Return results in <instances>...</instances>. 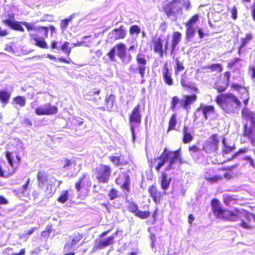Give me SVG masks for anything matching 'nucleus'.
I'll return each instance as SVG.
<instances>
[{"label": "nucleus", "instance_id": "obj_32", "mask_svg": "<svg viewBox=\"0 0 255 255\" xmlns=\"http://www.w3.org/2000/svg\"><path fill=\"white\" fill-rule=\"evenodd\" d=\"M186 27V39L190 41V39L194 36L195 33V29L192 26H185Z\"/></svg>", "mask_w": 255, "mask_h": 255}, {"label": "nucleus", "instance_id": "obj_56", "mask_svg": "<svg viewBox=\"0 0 255 255\" xmlns=\"http://www.w3.org/2000/svg\"><path fill=\"white\" fill-rule=\"evenodd\" d=\"M231 13H232V17L233 19H236L237 18V15H238V12H237V9L235 6H233L232 10H231Z\"/></svg>", "mask_w": 255, "mask_h": 255}, {"label": "nucleus", "instance_id": "obj_62", "mask_svg": "<svg viewBox=\"0 0 255 255\" xmlns=\"http://www.w3.org/2000/svg\"><path fill=\"white\" fill-rule=\"evenodd\" d=\"M189 150L191 152L195 153L200 150V149L196 145H193L189 147Z\"/></svg>", "mask_w": 255, "mask_h": 255}, {"label": "nucleus", "instance_id": "obj_59", "mask_svg": "<svg viewBox=\"0 0 255 255\" xmlns=\"http://www.w3.org/2000/svg\"><path fill=\"white\" fill-rule=\"evenodd\" d=\"M72 164V162L68 159H66L64 161V164L63 165V168L65 170H67L70 166Z\"/></svg>", "mask_w": 255, "mask_h": 255}, {"label": "nucleus", "instance_id": "obj_43", "mask_svg": "<svg viewBox=\"0 0 255 255\" xmlns=\"http://www.w3.org/2000/svg\"><path fill=\"white\" fill-rule=\"evenodd\" d=\"M82 239V236L79 233L74 234L72 237L71 241V247H73L74 246L79 242Z\"/></svg>", "mask_w": 255, "mask_h": 255}, {"label": "nucleus", "instance_id": "obj_57", "mask_svg": "<svg viewBox=\"0 0 255 255\" xmlns=\"http://www.w3.org/2000/svg\"><path fill=\"white\" fill-rule=\"evenodd\" d=\"M228 85L226 84L225 86H217L216 89L217 90L219 93H222L224 92L228 87Z\"/></svg>", "mask_w": 255, "mask_h": 255}, {"label": "nucleus", "instance_id": "obj_58", "mask_svg": "<svg viewBox=\"0 0 255 255\" xmlns=\"http://www.w3.org/2000/svg\"><path fill=\"white\" fill-rule=\"evenodd\" d=\"M29 181H30L29 179L28 178L26 181V183L22 186V190L21 191V193L23 195H24L26 194V191L27 190V187H28V184L29 183Z\"/></svg>", "mask_w": 255, "mask_h": 255}, {"label": "nucleus", "instance_id": "obj_63", "mask_svg": "<svg viewBox=\"0 0 255 255\" xmlns=\"http://www.w3.org/2000/svg\"><path fill=\"white\" fill-rule=\"evenodd\" d=\"M240 60V59L239 58H235L233 61H231L229 63V66L230 67H233V66H234L235 65V64L237 62H238Z\"/></svg>", "mask_w": 255, "mask_h": 255}, {"label": "nucleus", "instance_id": "obj_51", "mask_svg": "<svg viewBox=\"0 0 255 255\" xmlns=\"http://www.w3.org/2000/svg\"><path fill=\"white\" fill-rule=\"evenodd\" d=\"M38 31L41 32V34H42V35L43 36H44L45 37H47L48 36V30H49V28L48 27L39 26H38Z\"/></svg>", "mask_w": 255, "mask_h": 255}, {"label": "nucleus", "instance_id": "obj_38", "mask_svg": "<svg viewBox=\"0 0 255 255\" xmlns=\"http://www.w3.org/2000/svg\"><path fill=\"white\" fill-rule=\"evenodd\" d=\"M231 87L234 89L239 91H240V89L242 90V93H246L247 96H248L249 93L246 87H243L239 84L235 83H231Z\"/></svg>", "mask_w": 255, "mask_h": 255}, {"label": "nucleus", "instance_id": "obj_22", "mask_svg": "<svg viewBox=\"0 0 255 255\" xmlns=\"http://www.w3.org/2000/svg\"><path fill=\"white\" fill-rule=\"evenodd\" d=\"M154 45V50L156 53L159 54L160 56L163 54V44L160 37H158L153 40Z\"/></svg>", "mask_w": 255, "mask_h": 255}, {"label": "nucleus", "instance_id": "obj_42", "mask_svg": "<svg viewBox=\"0 0 255 255\" xmlns=\"http://www.w3.org/2000/svg\"><path fill=\"white\" fill-rule=\"evenodd\" d=\"M248 148H240L238 151L233 154L231 157L229 158L228 160H233V159L236 158L237 157H238L239 155L246 153L248 151Z\"/></svg>", "mask_w": 255, "mask_h": 255}, {"label": "nucleus", "instance_id": "obj_26", "mask_svg": "<svg viewBox=\"0 0 255 255\" xmlns=\"http://www.w3.org/2000/svg\"><path fill=\"white\" fill-rule=\"evenodd\" d=\"M115 96L111 94L107 96L105 99V103L108 110L111 111L116 103Z\"/></svg>", "mask_w": 255, "mask_h": 255}, {"label": "nucleus", "instance_id": "obj_35", "mask_svg": "<svg viewBox=\"0 0 255 255\" xmlns=\"http://www.w3.org/2000/svg\"><path fill=\"white\" fill-rule=\"evenodd\" d=\"M100 92V90L98 89H93L84 96V98L86 100H91L92 99L91 98L92 96H93L94 95H99Z\"/></svg>", "mask_w": 255, "mask_h": 255}, {"label": "nucleus", "instance_id": "obj_53", "mask_svg": "<svg viewBox=\"0 0 255 255\" xmlns=\"http://www.w3.org/2000/svg\"><path fill=\"white\" fill-rule=\"evenodd\" d=\"M223 200L226 206H229L231 202L234 199L231 196H229L228 195H224L223 196Z\"/></svg>", "mask_w": 255, "mask_h": 255}, {"label": "nucleus", "instance_id": "obj_17", "mask_svg": "<svg viewBox=\"0 0 255 255\" xmlns=\"http://www.w3.org/2000/svg\"><path fill=\"white\" fill-rule=\"evenodd\" d=\"M2 22L14 30H18L21 32H23L24 31V29L21 25V21L19 22L15 20H12L10 18H8L2 20Z\"/></svg>", "mask_w": 255, "mask_h": 255}, {"label": "nucleus", "instance_id": "obj_47", "mask_svg": "<svg viewBox=\"0 0 255 255\" xmlns=\"http://www.w3.org/2000/svg\"><path fill=\"white\" fill-rule=\"evenodd\" d=\"M14 102L20 106L23 107L25 104V100L22 96H17L14 99Z\"/></svg>", "mask_w": 255, "mask_h": 255}, {"label": "nucleus", "instance_id": "obj_15", "mask_svg": "<svg viewBox=\"0 0 255 255\" xmlns=\"http://www.w3.org/2000/svg\"><path fill=\"white\" fill-rule=\"evenodd\" d=\"M126 35V32L123 26L119 28L114 29L109 34V38L113 40L124 39Z\"/></svg>", "mask_w": 255, "mask_h": 255}, {"label": "nucleus", "instance_id": "obj_36", "mask_svg": "<svg viewBox=\"0 0 255 255\" xmlns=\"http://www.w3.org/2000/svg\"><path fill=\"white\" fill-rule=\"evenodd\" d=\"M35 44L42 48L48 49V46L43 37L38 38L35 41Z\"/></svg>", "mask_w": 255, "mask_h": 255}, {"label": "nucleus", "instance_id": "obj_6", "mask_svg": "<svg viewBox=\"0 0 255 255\" xmlns=\"http://www.w3.org/2000/svg\"><path fill=\"white\" fill-rule=\"evenodd\" d=\"M197 99V96L195 94L184 95L181 99H179L177 96H174L172 98L170 109L174 111L176 109L177 105L180 104V107L183 108L187 113H189L191 109L190 105L194 103Z\"/></svg>", "mask_w": 255, "mask_h": 255}, {"label": "nucleus", "instance_id": "obj_11", "mask_svg": "<svg viewBox=\"0 0 255 255\" xmlns=\"http://www.w3.org/2000/svg\"><path fill=\"white\" fill-rule=\"evenodd\" d=\"M127 48L125 44L120 43L115 45L108 53L107 55L112 61H115L116 54L122 60L124 61L126 54Z\"/></svg>", "mask_w": 255, "mask_h": 255}, {"label": "nucleus", "instance_id": "obj_28", "mask_svg": "<svg viewBox=\"0 0 255 255\" xmlns=\"http://www.w3.org/2000/svg\"><path fill=\"white\" fill-rule=\"evenodd\" d=\"M10 97V94L4 90L0 91V100L4 105L7 104Z\"/></svg>", "mask_w": 255, "mask_h": 255}, {"label": "nucleus", "instance_id": "obj_61", "mask_svg": "<svg viewBox=\"0 0 255 255\" xmlns=\"http://www.w3.org/2000/svg\"><path fill=\"white\" fill-rule=\"evenodd\" d=\"M249 70L251 73L252 78L255 79V66H250Z\"/></svg>", "mask_w": 255, "mask_h": 255}, {"label": "nucleus", "instance_id": "obj_4", "mask_svg": "<svg viewBox=\"0 0 255 255\" xmlns=\"http://www.w3.org/2000/svg\"><path fill=\"white\" fill-rule=\"evenodd\" d=\"M242 116L247 120L244 126V136L248 138L253 146H255V113L245 108L242 110Z\"/></svg>", "mask_w": 255, "mask_h": 255}, {"label": "nucleus", "instance_id": "obj_60", "mask_svg": "<svg viewBox=\"0 0 255 255\" xmlns=\"http://www.w3.org/2000/svg\"><path fill=\"white\" fill-rule=\"evenodd\" d=\"M91 37L90 35H88V36H85L84 37H82V40L80 42H78L77 43H74L73 44L74 45V46H81L82 43H84V40H85L86 39L89 38Z\"/></svg>", "mask_w": 255, "mask_h": 255}, {"label": "nucleus", "instance_id": "obj_3", "mask_svg": "<svg viewBox=\"0 0 255 255\" xmlns=\"http://www.w3.org/2000/svg\"><path fill=\"white\" fill-rule=\"evenodd\" d=\"M180 151V149L173 151L165 148L159 158L156 159L157 161V165L155 167L156 170L159 171L166 162H169L167 167L165 169L166 171L174 168V165L176 163L181 164L183 162Z\"/></svg>", "mask_w": 255, "mask_h": 255}, {"label": "nucleus", "instance_id": "obj_45", "mask_svg": "<svg viewBox=\"0 0 255 255\" xmlns=\"http://www.w3.org/2000/svg\"><path fill=\"white\" fill-rule=\"evenodd\" d=\"M198 18L197 14L194 15L185 23V26L193 27V25L197 22Z\"/></svg>", "mask_w": 255, "mask_h": 255}, {"label": "nucleus", "instance_id": "obj_52", "mask_svg": "<svg viewBox=\"0 0 255 255\" xmlns=\"http://www.w3.org/2000/svg\"><path fill=\"white\" fill-rule=\"evenodd\" d=\"M72 16H71L68 19H65L61 21V27L62 29L63 30H64L66 29L68 25L69 22L71 20Z\"/></svg>", "mask_w": 255, "mask_h": 255}, {"label": "nucleus", "instance_id": "obj_14", "mask_svg": "<svg viewBox=\"0 0 255 255\" xmlns=\"http://www.w3.org/2000/svg\"><path fill=\"white\" fill-rule=\"evenodd\" d=\"M57 111V107L51 105L49 104H46L40 105L35 110V113L38 116L50 115L55 114Z\"/></svg>", "mask_w": 255, "mask_h": 255}, {"label": "nucleus", "instance_id": "obj_8", "mask_svg": "<svg viewBox=\"0 0 255 255\" xmlns=\"http://www.w3.org/2000/svg\"><path fill=\"white\" fill-rule=\"evenodd\" d=\"M137 65L132 64L129 68V71L131 73L139 74L143 79L144 78L145 70L146 69L147 60L145 55L142 53H139L136 57Z\"/></svg>", "mask_w": 255, "mask_h": 255}, {"label": "nucleus", "instance_id": "obj_64", "mask_svg": "<svg viewBox=\"0 0 255 255\" xmlns=\"http://www.w3.org/2000/svg\"><path fill=\"white\" fill-rule=\"evenodd\" d=\"M252 8V15L254 20H255V2L254 3L253 6L251 7Z\"/></svg>", "mask_w": 255, "mask_h": 255}, {"label": "nucleus", "instance_id": "obj_27", "mask_svg": "<svg viewBox=\"0 0 255 255\" xmlns=\"http://www.w3.org/2000/svg\"><path fill=\"white\" fill-rule=\"evenodd\" d=\"M171 178H168L166 173H162L161 180V187L164 190H167L170 185Z\"/></svg>", "mask_w": 255, "mask_h": 255}, {"label": "nucleus", "instance_id": "obj_18", "mask_svg": "<svg viewBox=\"0 0 255 255\" xmlns=\"http://www.w3.org/2000/svg\"><path fill=\"white\" fill-rule=\"evenodd\" d=\"M171 75V71L168 68L167 63H165L162 69V75L165 83L169 86L172 85L173 83Z\"/></svg>", "mask_w": 255, "mask_h": 255}, {"label": "nucleus", "instance_id": "obj_44", "mask_svg": "<svg viewBox=\"0 0 255 255\" xmlns=\"http://www.w3.org/2000/svg\"><path fill=\"white\" fill-rule=\"evenodd\" d=\"M69 43L68 42L65 41L63 43V44L61 46V49L67 55H69L71 52V48L69 47Z\"/></svg>", "mask_w": 255, "mask_h": 255}, {"label": "nucleus", "instance_id": "obj_39", "mask_svg": "<svg viewBox=\"0 0 255 255\" xmlns=\"http://www.w3.org/2000/svg\"><path fill=\"white\" fill-rule=\"evenodd\" d=\"M205 179L211 183H216L222 179V176L221 175H215L213 176H206Z\"/></svg>", "mask_w": 255, "mask_h": 255}, {"label": "nucleus", "instance_id": "obj_55", "mask_svg": "<svg viewBox=\"0 0 255 255\" xmlns=\"http://www.w3.org/2000/svg\"><path fill=\"white\" fill-rule=\"evenodd\" d=\"M84 178H85V176H83L75 184V187L78 191H79L81 189V187L82 186V181L84 179Z\"/></svg>", "mask_w": 255, "mask_h": 255}, {"label": "nucleus", "instance_id": "obj_20", "mask_svg": "<svg viewBox=\"0 0 255 255\" xmlns=\"http://www.w3.org/2000/svg\"><path fill=\"white\" fill-rule=\"evenodd\" d=\"M200 111H202L205 119L207 120L209 115L214 113L215 108L212 105H205L203 104H201L200 107L197 110L198 112Z\"/></svg>", "mask_w": 255, "mask_h": 255}, {"label": "nucleus", "instance_id": "obj_10", "mask_svg": "<svg viewBox=\"0 0 255 255\" xmlns=\"http://www.w3.org/2000/svg\"><path fill=\"white\" fill-rule=\"evenodd\" d=\"M220 138L217 134H213L204 143L203 150L207 153L216 152L218 149Z\"/></svg>", "mask_w": 255, "mask_h": 255}, {"label": "nucleus", "instance_id": "obj_33", "mask_svg": "<svg viewBox=\"0 0 255 255\" xmlns=\"http://www.w3.org/2000/svg\"><path fill=\"white\" fill-rule=\"evenodd\" d=\"M176 66L175 67V74L177 75L179 72L183 71L184 69V66L183 63L180 62L178 58L175 59Z\"/></svg>", "mask_w": 255, "mask_h": 255}, {"label": "nucleus", "instance_id": "obj_19", "mask_svg": "<svg viewBox=\"0 0 255 255\" xmlns=\"http://www.w3.org/2000/svg\"><path fill=\"white\" fill-rule=\"evenodd\" d=\"M186 72L182 75V78L181 80V84L183 87L185 88H188L194 92H198V89L194 86V83L192 81L189 80V78L185 75Z\"/></svg>", "mask_w": 255, "mask_h": 255}, {"label": "nucleus", "instance_id": "obj_30", "mask_svg": "<svg viewBox=\"0 0 255 255\" xmlns=\"http://www.w3.org/2000/svg\"><path fill=\"white\" fill-rule=\"evenodd\" d=\"M6 158L9 163V165L13 169H16L18 166V163L16 162H13L14 159L12 153L10 152H7L6 153Z\"/></svg>", "mask_w": 255, "mask_h": 255}, {"label": "nucleus", "instance_id": "obj_23", "mask_svg": "<svg viewBox=\"0 0 255 255\" xmlns=\"http://www.w3.org/2000/svg\"><path fill=\"white\" fill-rule=\"evenodd\" d=\"M148 192L155 203H157L160 200L161 197V193L157 191L156 187L154 185H152L149 187Z\"/></svg>", "mask_w": 255, "mask_h": 255}, {"label": "nucleus", "instance_id": "obj_40", "mask_svg": "<svg viewBox=\"0 0 255 255\" xmlns=\"http://www.w3.org/2000/svg\"><path fill=\"white\" fill-rule=\"evenodd\" d=\"M150 213L149 211H142L138 210L135 215L140 219H145L149 217Z\"/></svg>", "mask_w": 255, "mask_h": 255}, {"label": "nucleus", "instance_id": "obj_54", "mask_svg": "<svg viewBox=\"0 0 255 255\" xmlns=\"http://www.w3.org/2000/svg\"><path fill=\"white\" fill-rule=\"evenodd\" d=\"M244 160L248 161L250 165L254 168H255V163L254 160L250 156H246L244 157Z\"/></svg>", "mask_w": 255, "mask_h": 255}, {"label": "nucleus", "instance_id": "obj_2", "mask_svg": "<svg viewBox=\"0 0 255 255\" xmlns=\"http://www.w3.org/2000/svg\"><path fill=\"white\" fill-rule=\"evenodd\" d=\"M216 102L224 112L230 115L238 113L242 106L239 98L231 93L218 95L216 98Z\"/></svg>", "mask_w": 255, "mask_h": 255}, {"label": "nucleus", "instance_id": "obj_5", "mask_svg": "<svg viewBox=\"0 0 255 255\" xmlns=\"http://www.w3.org/2000/svg\"><path fill=\"white\" fill-rule=\"evenodd\" d=\"M163 10L167 17L173 21L181 18L183 11L181 2L178 0L169 2L164 6Z\"/></svg>", "mask_w": 255, "mask_h": 255}, {"label": "nucleus", "instance_id": "obj_24", "mask_svg": "<svg viewBox=\"0 0 255 255\" xmlns=\"http://www.w3.org/2000/svg\"><path fill=\"white\" fill-rule=\"evenodd\" d=\"M181 34L179 32H175L173 34L172 45H171V54H172L176 48V46L179 43L181 39Z\"/></svg>", "mask_w": 255, "mask_h": 255}, {"label": "nucleus", "instance_id": "obj_12", "mask_svg": "<svg viewBox=\"0 0 255 255\" xmlns=\"http://www.w3.org/2000/svg\"><path fill=\"white\" fill-rule=\"evenodd\" d=\"M97 179L100 182L106 183L109 180L111 173V168L104 164H101L96 168Z\"/></svg>", "mask_w": 255, "mask_h": 255}, {"label": "nucleus", "instance_id": "obj_34", "mask_svg": "<svg viewBox=\"0 0 255 255\" xmlns=\"http://www.w3.org/2000/svg\"><path fill=\"white\" fill-rule=\"evenodd\" d=\"M253 38V35L251 33H247L246 36L244 38H242L241 39V47H244L246 45L252 40Z\"/></svg>", "mask_w": 255, "mask_h": 255}, {"label": "nucleus", "instance_id": "obj_49", "mask_svg": "<svg viewBox=\"0 0 255 255\" xmlns=\"http://www.w3.org/2000/svg\"><path fill=\"white\" fill-rule=\"evenodd\" d=\"M208 68L212 71L216 70L219 72L222 71V67L220 64H213L208 66Z\"/></svg>", "mask_w": 255, "mask_h": 255}, {"label": "nucleus", "instance_id": "obj_37", "mask_svg": "<svg viewBox=\"0 0 255 255\" xmlns=\"http://www.w3.org/2000/svg\"><path fill=\"white\" fill-rule=\"evenodd\" d=\"M21 24L24 25L29 32L31 30H34L35 31H38V27H36L32 23H28L25 21H21Z\"/></svg>", "mask_w": 255, "mask_h": 255}, {"label": "nucleus", "instance_id": "obj_25", "mask_svg": "<svg viewBox=\"0 0 255 255\" xmlns=\"http://www.w3.org/2000/svg\"><path fill=\"white\" fill-rule=\"evenodd\" d=\"M183 133V142L184 143H188L190 142L193 140V137L191 134L189 128L187 127H184Z\"/></svg>", "mask_w": 255, "mask_h": 255}, {"label": "nucleus", "instance_id": "obj_41", "mask_svg": "<svg viewBox=\"0 0 255 255\" xmlns=\"http://www.w3.org/2000/svg\"><path fill=\"white\" fill-rule=\"evenodd\" d=\"M177 123L176 121V114H174L171 117L169 122V127L168 130H171L174 128Z\"/></svg>", "mask_w": 255, "mask_h": 255}, {"label": "nucleus", "instance_id": "obj_29", "mask_svg": "<svg viewBox=\"0 0 255 255\" xmlns=\"http://www.w3.org/2000/svg\"><path fill=\"white\" fill-rule=\"evenodd\" d=\"M110 160L116 166L124 165L128 163L127 161H122L121 156H111L109 157Z\"/></svg>", "mask_w": 255, "mask_h": 255}, {"label": "nucleus", "instance_id": "obj_46", "mask_svg": "<svg viewBox=\"0 0 255 255\" xmlns=\"http://www.w3.org/2000/svg\"><path fill=\"white\" fill-rule=\"evenodd\" d=\"M108 196L111 200H113L118 197V191L114 188H112L109 192Z\"/></svg>", "mask_w": 255, "mask_h": 255}, {"label": "nucleus", "instance_id": "obj_13", "mask_svg": "<svg viewBox=\"0 0 255 255\" xmlns=\"http://www.w3.org/2000/svg\"><path fill=\"white\" fill-rule=\"evenodd\" d=\"M117 184L120 185L123 189L126 194L128 193L130 190V179L127 173H122L116 179Z\"/></svg>", "mask_w": 255, "mask_h": 255}, {"label": "nucleus", "instance_id": "obj_1", "mask_svg": "<svg viewBox=\"0 0 255 255\" xmlns=\"http://www.w3.org/2000/svg\"><path fill=\"white\" fill-rule=\"evenodd\" d=\"M212 210L214 215L219 219H224L231 221H235L243 216L248 221L253 219L254 214L244 210H236L234 212L223 209L220 205L219 201L216 198L211 201Z\"/></svg>", "mask_w": 255, "mask_h": 255}, {"label": "nucleus", "instance_id": "obj_31", "mask_svg": "<svg viewBox=\"0 0 255 255\" xmlns=\"http://www.w3.org/2000/svg\"><path fill=\"white\" fill-rule=\"evenodd\" d=\"M69 198V192L68 190L62 191L57 200L61 203H65Z\"/></svg>", "mask_w": 255, "mask_h": 255}, {"label": "nucleus", "instance_id": "obj_21", "mask_svg": "<svg viewBox=\"0 0 255 255\" xmlns=\"http://www.w3.org/2000/svg\"><path fill=\"white\" fill-rule=\"evenodd\" d=\"M222 143L223 144L222 153L224 156H225L226 154L231 153L236 149V147L234 144H233L232 145H229L226 142V138L225 137L222 138Z\"/></svg>", "mask_w": 255, "mask_h": 255}, {"label": "nucleus", "instance_id": "obj_9", "mask_svg": "<svg viewBox=\"0 0 255 255\" xmlns=\"http://www.w3.org/2000/svg\"><path fill=\"white\" fill-rule=\"evenodd\" d=\"M141 121V116L140 112V106L137 105L133 108L129 117L130 128L133 142H134L135 139L134 125L140 124Z\"/></svg>", "mask_w": 255, "mask_h": 255}, {"label": "nucleus", "instance_id": "obj_7", "mask_svg": "<svg viewBox=\"0 0 255 255\" xmlns=\"http://www.w3.org/2000/svg\"><path fill=\"white\" fill-rule=\"evenodd\" d=\"M38 186L43 189L44 186H46L45 190L47 195L50 196L55 192V189H52V185L55 184L56 179L50 176L47 172L44 171H39L37 175Z\"/></svg>", "mask_w": 255, "mask_h": 255}, {"label": "nucleus", "instance_id": "obj_48", "mask_svg": "<svg viewBox=\"0 0 255 255\" xmlns=\"http://www.w3.org/2000/svg\"><path fill=\"white\" fill-rule=\"evenodd\" d=\"M128 209L131 212L135 214V213L138 210V207L136 204L134 203L133 202H130L129 203L128 205Z\"/></svg>", "mask_w": 255, "mask_h": 255}, {"label": "nucleus", "instance_id": "obj_50", "mask_svg": "<svg viewBox=\"0 0 255 255\" xmlns=\"http://www.w3.org/2000/svg\"><path fill=\"white\" fill-rule=\"evenodd\" d=\"M140 32V28L136 25H132L129 29V33L130 34L136 33L138 34Z\"/></svg>", "mask_w": 255, "mask_h": 255}, {"label": "nucleus", "instance_id": "obj_16", "mask_svg": "<svg viewBox=\"0 0 255 255\" xmlns=\"http://www.w3.org/2000/svg\"><path fill=\"white\" fill-rule=\"evenodd\" d=\"M114 239V237L113 236H110L104 240H100L98 241H96L93 250H97L102 249L112 245L113 243Z\"/></svg>", "mask_w": 255, "mask_h": 255}]
</instances>
